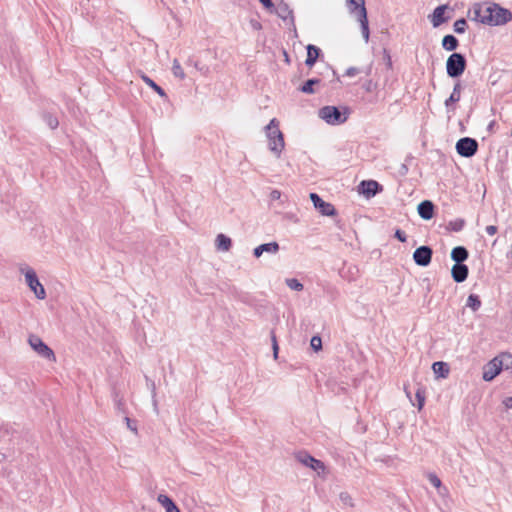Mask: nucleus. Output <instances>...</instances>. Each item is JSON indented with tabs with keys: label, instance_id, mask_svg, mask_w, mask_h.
<instances>
[{
	"label": "nucleus",
	"instance_id": "1",
	"mask_svg": "<svg viewBox=\"0 0 512 512\" xmlns=\"http://www.w3.org/2000/svg\"><path fill=\"white\" fill-rule=\"evenodd\" d=\"M468 15L471 20L489 26L504 25L512 19V13L496 3H475Z\"/></svg>",
	"mask_w": 512,
	"mask_h": 512
},
{
	"label": "nucleus",
	"instance_id": "2",
	"mask_svg": "<svg viewBox=\"0 0 512 512\" xmlns=\"http://www.w3.org/2000/svg\"><path fill=\"white\" fill-rule=\"evenodd\" d=\"M265 134L268 139L270 151L279 158L285 147V141L276 118L271 119L269 124L265 127Z\"/></svg>",
	"mask_w": 512,
	"mask_h": 512
},
{
	"label": "nucleus",
	"instance_id": "3",
	"mask_svg": "<svg viewBox=\"0 0 512 512\" xmlns=\"http://www.w3.org/2000/svg\"><path fill=\"white\" fill-rule=\"evenodd\" d=\"M319 117L330 125H340L347 121L349 109L335 106H324L319 110Z\"/></svg>",
	"mask_w": 512,
	"mask_h": 512
},
{
	"label": "nucleus",
	"instance_id": "4",
	"mask_svg": "<svg viewBox=\"0 0 512 512\" xmlns=\"http://www.w3.org/2000/svg\"><path fill=\"white\" fill-rule=\"evenodd\" d=\"M19 270L24 275L25 282L35 297L39 300H44L46 298V290L40 283L35 270L27 265L21 266Z\"/></svg>",
	"mask_w": 512,
	"mask_h": 512
},
{
	"label": "nucleus",
	"instance_id": "5",
	"mask_svg": "<svg viewBox=\"0 0 512 512\" xmlns=\"http://www.w3.org/2000/svg\"><path fill=\"white\" fill-rule=\"evenodd\" d=\"M466 68V59L460 53L451 54L446 62V71L448 76L457 78L463 74Z\"/></svg>",
	"mask_w": 512,
	"mask_h": 512
},
{
	"label": "nucleus",
	"instance_id": "6",
	"mask_svg": "<svg viewBox=\"0 0 512 512\" xmlns=\"http://www.w3.org/2000/svg\"><path fill=\"white\" fill-rule=\"evenodd\" d=\"M31 348L41 357L55 361V354L38 336L31 335L28 339Z\"/></svg>",
	"mask_w": 512,
	"mask_h": 512
},
{
	"label": "nucleus",
	"instance_id": "7",
	"mask_svg": "<svg viewBox=\"0 0 512 512\" xmlns=\"http://www.w3.org/2000/svg\"><path fill=\"white\" fill-rule=\"evenodd\" d=\"M478 149V142L469 137H464L456 143L457 153L463 157L469 158L475 155Z\"/></svg>",
	"mask_w": 512,
	"mask_h": 512
},
{
	"label": "nucleus",
	"instance_id": "8",
	"mask_svg": "<svg viewBox=\"0 0 512 512\" xmlns=\"http://www.w3.org/2000/svg\"><path fill=\"white\" fill-rule=\"evenodd\" d=\"M432 249L429 246H420L413 253V260L419 266L426 267L432 259Z\"/></svg>",
	"mask_w": 512,
	"mask_h": 512
},
{
	"label": "nucleus",
	"instance_id": "9",
	"mask_svg": "<svg viewBox=\"0 0 512 512\" xmlns=\"http://www.w3.org/2000/svg\"><path fill=\"white\" fill-rule=\"evenodd\" d=\"M310 199L313 202L316 209L320 211L322 215L333 216L336 213L334 206L331 203L325 202L318 194L311 193Z\"/></svg>",
	"mask_w": 512,
	"mask_h": 512
},
{
	"label": "nucleus",
	"instance_id": "10",
	"mask_svg": "<svg viewBox=\"0 0 512 512\" xmlns=\"http://www.w3.org/2000/svg\"><path fill=\"white\" fill-rule=\"evenodd\" d=\"M296 458L300 463H302L303 465H305L307 467H310L311 469H313L314 471H317L318 473L320 471L325 470V465L323 462L315 459L314 457H312L311 455H309L307 453H298L296 455Z\"/></svg>",
	"mask_w": 512,
	"mask_h": 512
},
{
	"label": "nucleus",
	"instance_id": "11",
	"mask_svg": "<svg viewBox=\"0 0 512 512\" xmlns=\"http://www.w3.org/2000/svg\"><path fill=\"white\" fill-rule=\"evenodd\" d=\"M449 9L448 5H440L434 9L433 13L429 16L433 27H439L450 19V16H445L446 10Z\"/></svg>",
	"mask_w": 512,
	"mask_h": 512
},
{
	"label": "nucleus",
	"instance_id": "12",
	"mask_svg": "<svg viewBox=\"0 0 512 512\" xmlns=\"http://www.w3.org/2000/svg\"><path fill=\"white\" fill-rule=\"evenodd\" d=\"M380 190V184L374 180H364L359 185V192L368 198L375 196Z\"/></svg>",
	"mask_w": 512,
	"mask_h": 512
},
{
	"label": "nucleus",
	"instance_id": "13",
	"mask_svg": "<svg viewBox=\"0 0 512 512\" xmlns=\"http://www.w3.org/2000/svg\"><path fill=\"white\" fill-rule=\"evenodd\" d=\"M500 372L501 368L498 364V360L493 358L484 367L483 379L485 381H492Z\"/></svg>",
	"mask_w": 512,
	"mask_h": 512
},
{
	"label": "nucleus",
	"instance_id": "14",
	"mask_svg": "<svg viewBox=\"0 0 512 512\" xmlns=\"http://www.w3.org/2000/svg\"><path fill=\"white\" fill-rule=\"evenodd\" d=\"M451 274L455 282H464L468 277V267L465 264H454Z\"/></svg>",
	"mask_w": 512,
	"mask_h": 512
},
{
	"label": "nucleus",
	"instance_id": "15",
	"mask_svg": "<svg viewBox=\"0 0 512 512\" xmlns=\"http://www.w3.org/2000/svg\"><path fill=\"white\" fill-rule=\"evenodd\" d=\"M417 210L421 218L430 220L434 214V205L431 201L425 200L418 205Z\"/></svg>",
	"mask_w": 512,
	"mask_h": 512
},
{
	"label": "nucleus",
	"instance_id": "16",
	"mask_svg": "<svg viewBox=\"0 0 512 512\" xmlns=\"http://www.w3.org/2000/svg\"><path fill=\"white\" fill-rule=\"evenodd\" d=\"M273 12L283 20H287L289 18L293 19L292 10L283 1H279L276 5H274Z\"/></svg>",
	"mask_w": 512,
	"mask_h": 512
},
{
	"label": "nucleus",
	"instance_id": "17",
	"mask_svg": "<svg viewBox=\"0 0 512 512\" xmlns=\"http://www.w3.org/2000/svg\"><path fill=\"white\" fill-rule=\"evenodd\" d=\"M157 501L165 509L166 512H181L173 500L165 494H159Z\"/></svg>",
	"mask_w": 512,
	"mask_h": 512
},
{
	"label": "nucleus",
	"instance_id": "18",
	"mask_svg": "<svg viewBox=\"0 0 512 512\" xmlns=\"http://www.w3.org/2000/svg\"><path fill=\"white\" fill-rule=\"evenodd\" d=\"M469 254L465 247L457 246L452 249L451 258L455 261V264H463L465 260H467Z\"/></svg>",
	"mask_w": 512,
	"mask_h": 512
},
{
	"label": "nucleus",
	"instance_id": "19",
	"mask_svg": "<svg viewBox=\"0 0 512 512\" xmlns=\"http://www.w3.org/2000/svg\"><path fill=\"white\" fill-rule=\"evenodd\" d=\"M346 3L350 13H354L356 17L362 15L363 9H366L364 0H346Z\"/></svg>",
	"mask_w": 512,
	"mask_h": 512
},
{
	"label": "nucleus",
	"instance_id": "20",
	"mask_svg": "<svg viewBox=\"0 0 512 512\" xmlns=\"http://www.w3.org/2000/svg\"><path fill=\"white\" fill-rule=\"evenodd\" d=\"M432 369L438 378H447L450 371L448 364L442 361L434 362Z\"/></svg>",
	"mask_w": 512,
	"mask_h": 512
},
{
	"label": "nucleus",
	"instance_id": "21",
	"mask_svg": "<svg viewBox=\"0 0 512 512\" xmlns=\"http://www.w3.org/2000/svg\"><path fill=\"white\" fill-rule=\"evenodd\" d=\"M320 49L312 44H309L307 46V58H306V65L309 67H312L315 62L317 61V58L319 57Z\"/></svg>",
	"mask_w": 512,
	"mask_h": 512
},
{
	"label": "nucleus",
	"instance_id": "22",
	"mask_svg": "<svg viewBox=\"0 0 512 512\" xmlns=\"http://www.w3.org/2000/svg\"><path fill=\"white\" fill-rule=\"evenodd\" d=\"M357 19L360 23L362 36H363L365 42H368L369 41V24H368L366 9H363L362 15L357 17Z\"/></svg>",
	"mask_w": 512,
	"mask_h": 512
},
{
	"label": "nucleus",
	"instance_id": "23",
	"mask_svg": "<svg viewBox=\"0 0 512 512\" xmlns=\"http://www.w3.org/2000/svg\"><path fill=\"white\" fill-rule=\"evenodd\" d=\"M231 246H232V241L228 236H226L224 234L217 235L216 247L218 250L227 252L230 250Z\"/></svg>",
	"mask_w": 512,
	"mask_h": 512
},
{
	"label": "nucleus",
	"instance_id": "24",
	"mask_svg": "<svg viewBox=\"0 0 512 512\" xmlns=\"http://www.w3.org/2000/svg\"><path fill=\"white\" fill-rule=\"evenodd\" d=\"M459 42L453 35H446L442 39V47L447 51H454L457 49Z\"/></svg>",
	"mask_w": 512,
	"mask_h": 512
},
{
	"label": "nucleus",
	"instance_id": "25",
	"mask_svg": "<svg viewBox=\"0 0 512 512\" xmlns=\"http://www.w3.org/2000/svg\"><path fill=\"white\" fill-rule=\"evenodd\" d=\"M495 359L498 360V364L502 369H509L512 367V354L510 353H501L500 355L496 356Z\"/></svg>",
	"mask_w": 512,
	"mask_h": 512
},
{
	"label": "nucleus",
	"instance_id": "26",
	"mask_svg": "<svg viewBox=\"0 0 512 512\" xmlns=\"http://www.w3.org/2000/svg\"><path fill=\"white\" fill-rule=\"evenodd\" d=\"M460 94H461V85L460 83L455 84L453 88V92L451 93L450 97L446 99L445 106L450 111V105L452 103H456L460 100Z\"/></svg>",
	"mask_w": 512,
	"mask_h": 512
},
{
	"label": "nucleus",
	"instance_id": "27",
	"mask_svg": "<svg viewBox=\"0 0 512 512\" xmlns=\"http://www.w3.org/2000/svg\"><path fill=\"white\" fill-rule=\"evenodd\" d=\"M142 79L143 81L149 86L151 87L160 97L162 98H166L167 95L165 93V91L159 86L157 85L151 78H149L148 76L146 75H142Z\"/></svg>",
	"mask_w": 512,
	"mask_h": 512
},
{
	"label": "nucleus",
	"instance_id": "28",
	"mask_svg": "<svg viewBox=\"0 0 512 512\" xmlns=\"http://www.w3.org/2000/svg\"><path fill=\"white\" fill-rule=\"evenodd\" d=\"M261 250H263V253L275 255L279 252L280 246L276 241H272L269 243L261 244Z\"/></svg>",
	"mask_w": 512,
	"mask_h": 512
},
{
	"label": "nucleus",
	"instance_id": "29",
	"mask_svg": "<svg viewBox=\"0 0 512 512\" xmlns=\"http://www.w3.org/2000/svg\"><path fill=\"white\" fill-rule=\"evenodd\" d=\"M320 83V80L319 79H316V78H313V79H309L307 80L300 88L301 92L303 93H306V94H312L315 92L314 90V85L316 84H319Z\"/></svg>",
	"mask_w": 512,
	"mask_h": 512
},
{
	"label": "nucleus",
	"instance_id": "30",
	"mask_svg": "<svg viewBox=\"0 0 512 512\" xmlns=\"http://www.w3.org/2000/svg\"><path fill=\"white\" fill-rule=\"evenodd\" d=\"M464 226H465V220L462 218H457V219L449 221V223L447 224V229L454 231V232H459L464 228Z\"/></svg>",
	"mask_w": 512,
	"mask_h": 512
},
{
	"label": "nucleus",
	"instance_id": "31",
	"mask_svg": "<svg viewBox=\"0 0 512 512\" xmlns=\"http://www.w3.org/2000/svg\"><path fill=\"white\" fill-rule=\"evenodd\" d=\"M339 500L343 507H349V508L354 507L353 498L348 492H341L339 494Z\"/></svg>",
	"mask_w": 512,
	"mask_h": 512
},
{
	"label": "nucleus",
	"instance_id": "32",
	"mask_svg": "<svg viewBox=\"0 0 512 512\" xmlns=\"http://www.w3.org/2000/svg\"><path fill=\"white\" fill-rule=\"evenodd\" d=\"M172 73L175 77H177L181 80H183L186 76L184 73V70L182 69V67L177 59L173 60Z\"/></svg>",
	"mask_w": 512,
	"mask_h": 512
},
{
	"label": "nucleus",
	"instance_id": "33",
	"mask_svg": "<svg viewBox=\"0 0 512 512\" xmlns=\"http://www.w3.org/2000/svg\"><path fill=\"white\" fill-rule=\"evenodd\" d=\"M467 306L473 311H477L481 306V301L477 295L471 294L467 299Z\"/></svg>",
	"mask_w": 512,
	"mask_h": 512
},
{
	"label": "nucleus",
	"instance_id": "34",
	"mask_svg": "<svg viewBox=\"0 0 512 512\" xmlns=\"http://www.w3.org/2000/svg\"><path fill=\"white\" fill-rule=\"evenodd\" d=\"M285 283L291 290H295V291L303 290V284L296 278H287L285 280Z\"/></svg>",
	"mask_w": 512,
	"mask_h": 512
},
{
	"label": "nucleus",
	"instance_id": "35",
	"mask_svg": "<svg viewBox=\"0 0 512 512\" xmlns=\"http://www.w3.org/2000/svg\"><path fill=\"white\" fill-rule=\"evenodd\" d=\"M454 31L458 34H462L466 31L467 23L464 18L458 19L453 25Z\"/></svg>",
	"mask_w": 512,
	"mask_h": 512
},
{
	"label": "nucleus",
	"instance_id": "36",
	"mask_svg": "<svg viewBox=\"0 0 512 512\" xmlns=\"http://www.w3.org/2000/svg\"><path fill=\"white\" fill-rule=\"evenodd\" d=\"M44 121L51 129H56L59 125L58 119L51 114H44Z\"/></svg>",
	"mask_w": 512,
	"mask_h": 512
},
{
	"label": "nucleus",
	"instance_id": "37",
	"mask_svg": "<svg viewBox=\"0 0 512 512\" xmlns=\"http://www.w3.org/2000/svg\"><path fill=\"white\" fill-rule=\"evenodd\" d=\"M429 482L437 489H441V480L435 473H429L427 475Z\"/></svg>",
	"mask_w": 512,
	"mask_h": 512
},
{
	"label": "nucleus",
	"instance_id": "38",
	"mask_svg": "<svg viewBox=\"0 0 512 512\" xmlns=\"http://www.w3.org/2000/svg\"><path fill=\"white\" fill-rule=\"evenodd\" d=\"M310 345L314 351H319L322 348V340L319 336H313Z\"/></svg>",
	"mask_w": 512,
	"mask_h": 512
},
{
	"label": "nucleus",
	"instance_id": "39",
	"mask_svg": "<svg viewBox=\"0 0 512 512\" xmlns=\"http://www.w3.org/2000/svg\"><path fill=\"white\" fill-rule=\"evenodd\" d=\"M416 398L418 401V409L421 410L422 407L424 406V402H425L424 391H422L421 389H418L416 392Z\"/></svg>",
	"mask_w": 512,
	"mask_h": 512
},
{
	"label": "nucleus",
	"instance_id": "40",
	"mask_svg": "<svg viewBox=\"0 0 512 512\" xmlns=\"http://www.w3.org/2000/svg\"><path fill=\"white\" fill-rule=\"evenodd\" d=\"M272 346H273V354H274V358L276 359L278 357V344H277V340H276V336L275 334L272 332Z\"/></svg>",
	"mask_w": 512,
	"mask_h": 512
},
{
	"label": "nucleus",
	"instance_id": "41",
	"mask_svg": "<svg viewBox=\"0 0 512 512\" xmlns=\"http://www.w3.org/2000/svg\"><path fill=\"white\" fill-rule=\"evenodd\" d=\"M261 4L268 9L270 12H273L274 4L272 0H259Z\"/></svg>",
	"mask_w": 512,
	"mask_h": 512
},
{
	"label": "nucleus",
	"instance_id": "42",
	"mask_svg": "<svg viewBox=\"0 0 512 512\" xmlns=\"http://www.w3.org/2000/svg\"><path fill=\"white\" fill-rule=\"evenodd\" d=\"M395 237L401 242H405L407 239L406 234L400 229L396 230Z\"/></svg>",
	"mask_w": 512,
	"mask_h": 512
},
{
	"label": "nucleus",
	"instance_id": "43",
	"mask_svg": "<svg viewBox=\"0 0 512 512\" xmlns=\"http://www.w3.org/2000/svg\"><path fill=\"white\" fill-rule=\"evenodd\" d=\"M359 73V69L356 68V67H349L346 72H345V75L349 76V77H354L355 75H357Z\"/></svg>",
	"mask_w": 512,
	"mask_h": 512
},
{
	"label": "nucleus",
	"instance_id": "44",
	"mask_svg": "<svg viewBox=\"0 0 512 512\" xmlns=\"http://www.w3.org/2000/svg\"><path fill=\"white\" fill-rule=\"evenodd\" d=\"M281 195H282V194H281V192H280L279 190L274 189V190H272V191L270 192V199H271L272 201L279 200V199L281 198Z\"/></svg>",
	"mask_w": 512,
	"mask_h": 512
},
{
	"label": "nucleus",
	"instance_id": "45",
	"mask_svg": "<svg viewBox=\"0 0 512 512\" xmlns=\"http://www.w3.org/2000/svg\"><path fill=\"white\" fill-rule=\"evenodd\" d=\"M486 233L490 236H493L497 233L498 229L495 225H489L486 227Z\"/></svg>",
	"mask_w": 512,
	"mask_h": 512
},
{
	"label": "nucleus",
	"instance_id": "46",
	"mask_svg": "<svg viewBox=\"0 0 512 512\" xmlns=\"http://www.w3.org/2000/svg\"><path fill=\"white\" fill-rule=\"evenodd\" d=\"M263 250H261V245L257 246L254 248L253 250V255L256 257V258H259L263 255Z\"/></svg>",
	"mask_w": 512,
	"mask_h": 512
},
{
	"label": "nucleus",
	"instance_id": "47",
	"mask_svg": "<svg viewBox=\"0 0 512 512\" xmlns=\"http://www.w3.org/2000/svg\"><path fill=\"white\" fill-rule=\"evenodd\" d=\"M125 421H126V423H127V427H128L131 431H133V432H136V431H137V428L132 424V421H131V419H130V418L126 417V418H125Z\"/></svg>",
	"mask_w": 512,
	"mask_h": 512
},
{
	"label": "nucleus",
	"instance_id": "48",
	"mask_svg": "<svg viewBox=\"0 0 512 512\" xmlns=\"http://www.w3.org/2000/svg\"><path fill=\"white\" fill-rule=\"evenodd\" d=\"M438 493L440 496L444 497L448 494V489L441 485V489H438Z\"/></svg>",
	"mask_w": 512,
	"mask_h": 512
},
{
	"label": "nucleus",
	"instance_id": "49",
	"mask_svg": "<svg viewBox=\"0 0 512 512\" xmlns=\"http://www.w3.org/2000/svg\"><path fill=\"white\" fill-rule=\"evenodd\" d=\"M504 404L506 405V407L508 408H512V396L507 398L505 401H504Z\"/></svg>",
	"mask_w": 512,
	"mask_h": 512
},
{
	"label": "nucleus",
	"instance_id": "50",
	"mask_svg": "<svg viewBox=\"0 0 512 512\" xmlns=\"http://www.w3.org/2000/svg\"><path fill=\"white\" fill-rule=\"evenodd\" d=\"M386 60H387L386 64H387L388 68H391L392 61H391V57H390V55L388 53H386Z\"/></svg>",
	"mask_w": 512,
	"mask_h": 512
},
{
	"label": "nucleus",
	"instance_id": "51",
	"mask_svg": "<svg viewBox=\"0 0 512 512\" xmlns=\"http://www.w3.org/2000/svg\"><path fill=\"white\" fill-rule=\"evenodd\" d=\"M253 27L256 28V29H260L261 25H260V23L255 22V23H253Z\"/></svg>",
	"mask_w": 512,
	"mask_h": 512
},
{
	"label": "nucleus",
	"instance_id": "52",
	"mask_svg": "<svg viewBox=\"0 0 512 512\" xmlns=\"http://www.w3.org/2000/svg\"><path fill=\"white\" fill-rule=\"evenodd\" d=\"M194 66H195V68H197V69H199V70H202V68H200V65H198V63H197V62L195 63V65H194Z\"/></svg>",
	"mask_w": 512,
	"mask_h": 512
}]
</instances>
